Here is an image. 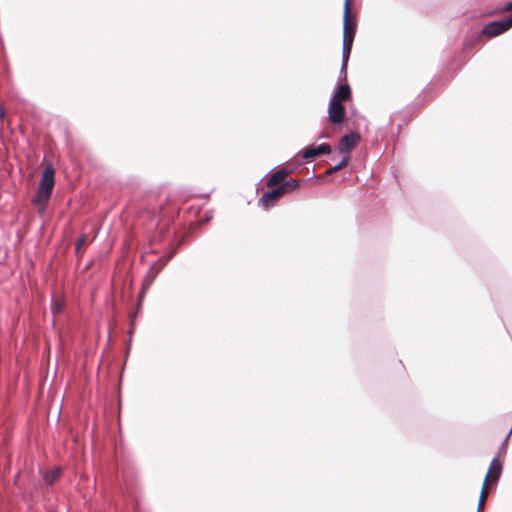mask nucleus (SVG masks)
I'll return each instance as SVG.
<instances>
[{
	"label": "nucleus",
	"mask_w": 512,
	"mask_h": 512,
	"mask_svg": "<svg viewBox=\"0 0 512 512\" xmlns=\"http://www.w3.org/2000/svg\"><path fill=\"white\" fill-rule=\"evenodd\" d=\"M356 19L352 13V0L344 1L343 17V69H346L356 34Z\"/></svg>",
	"instance_id": "obj_1"
},
{
	"label": "nucleus",
	"mask_w": 512,
	"mask_h": 512,
	"mask_svg": "<svg viewBox=\"0 0 512 512\" xmlns=\"http://www.w3.org/2000/svg\"><path fill=\"white\" fill-rule=\"evenodd\" d=\"M54 176V168L51 165L47 166L42 173L37 194L33 198L34 205L38 207L41 213H43V211L45 210L46 205L51 197L52 190L55 184Z\"/></svg>",
	"instance_id": "obj_2"
},
{
	"label": "nucleus",
	"mask_w": 512,
	"mask_h": 512,
	"mask_svg": "<svg viewBox=\"0 0 512 512\" xmlns=\"http://www.w3.org/2000/svg\"><path fill=\"white\" fill-rule=\"evenodd\" d=\"M292 173V169L287 167H283L274 172L266 181V186L268 188H273L274 186H279L280 189H283V194L291 193L297 190L300 187V182L296 179L286 178Z\"/></svg>",
	"instance_id": "obj_3"
},
{
	"label": "nucleus",
	"mask_w": 512,
	"mask_h": 512,
	"mask_svg": "<svg viewBox=\"0 0 512 512\" xmlns=\"http://www.w3.org/2000/svg\"><path fill=\"white\" fill-rule=\"evenodd\" d=\"M503 12H512V1L505 5ZM510 28H512V15L505 20L493 21L486 24L482 29V34L492 38L501 35Z\"/></svg>",
	"instance_id": "obj_4"
},
{
	"label": "nucleus",
	"mask_w": 512,
	"mask_h": 512,
	"mask_svg": "<svg viewBox=\"0 0 512 512\" xmlns=\"http://www.w3.org/2000/svg\"><path fill=\"white\" fill-rule=\"evenodd\" d=\"M283 196V189L274 186L270 191L263 193L259 201L264 208H269L274 206Z\"/></svg>",
	"instance_id": "obj_5"
},
{
	"label": "nucleus",
	"mask_w": 512,
	"mask_h": 512,
	"mask_svg": "<svg viewBox=\"0 0 512 512\" xmlns=\"http://www.w3.org/2000/svg\"><path fill=\"white\" fill-rule=\"evenodd\" d=\"M346 110L343 104L330 100L328 107V119L332 124H340L345 118Z\"/></svg>",
	"instance_id": "obj_6"
},
{
	"label": "nucleus",
	"mask_w": 512,
	"mask_h": 512,
	"mask_svg": "<svg viewBox=\"0 0 512 512\" xmlns=\"http://www.w3.org/2000/svg\"><path fill=\"white\" fill-rule=\"evenodd\" d=\"M501 474H502V463L500 462V460L498 458H494L490 463V466L488 468L484 482L493 486L498 482Z\"/></svg>",
	"instance_id": "obj_7"
},
{
	"label": "nucleus",
	"mask_w": 512,
	"mask_h": 512,
	"mask_svg": "<svg viewBox=\"0 0 512 512\" xmlns=\"http://www.w3.org/2000/svg\"><path fill=\"white\" fill-rule=\"evenodd\" d=\"M360 141V135L358 133H351L345 135L340 140L339 150L342 153L349 155L350 151L353 150Z\"/></svg>",
	"instance_id": "obj_8"
},
{
	"label": "nucleus",
	"mask_w": 512,
	"mask_h": 512,
	"mask_svg": "<svg viewBox=\"0 0 512 512\" xmlns=\"http://www.w3.org/2000/svg\"><path fill=\"white\" fill-rule=\"evenodd\" d=\"M331 147L327 143H322L318 147H307L303 150L302 156L304 159H311L320 155L329 154Z\"/></svg>",
	"instance_id": "obj_9"
},
{
	"label": "nucleus",
	"mask_w": 512,
	"mask_h": 512,
	"mask_svg": "<svg viewBox=\"0 0 512 512\" xmlns=\"http://www.w3.org/2000/svg\"><path fill=\"white\" fill-rule=\"evenodd\" d=\"M351 99V89L348 84H341L338 86L336 92L331 98V101L341 103Z\"/></svg>",
	"instance_id": "obj_10"
},
{
	"label": "nucleus",
	"mask_w": 512,
	"mask_h": 512,
	"mask_svg": "<svg viewBox=\"0 0 512 512\" xmlns=\"http://www.w3.org/2000/svg\"><path fill=\"white\" fill-rule=\"evenodd\" d=\"M60 475H61V469L60 468H55V469H53L51 471H47L44 474V481H45L46 484L51 485L56 480L59 479Z\"/></svg>",
	"instance_id": "obj_11"
},
{
	"label": "nucleus",
	"mask_w": 512,
	"mask_h": 512,
	"mask_svg": "<svg viewBox=\"0 0 512 512\" xmlns=\"http://www.w3.org/2000/svg\"><path fill=\"white\" fill-rule=\"evenodd\" d=\"M349 160H350V156L346 155L339 164H337L334 167H331L328 170H326L324 175H331V174H333V173H335V172L345 168L347 166Z\"/></svg>",
	"instance_id": "obj_12"
},
{
	"label": "nucleus",
	"mask_w": 512,
	"mask_h": 512,
	"mask_svg": "<svg viewBox=\"0 0 512 512\" xmlns=\"http://www.w3.org/2000/svg\"><path fill=\"white\" fill-rule=\"evenodd\" d=\"M492 485L486 483V482H483V485H482V488H481V491H480V495H479V499L482 500V501H487V498L489 496V490H490V487Z\"/></svg>",
	"instance_id": "obj_13"
},
{
	"label": "nucleus",
	"mask_w": 512,
	"mask_h": 512,
	"mask_svg": "<svg viewBox=\"0 0 512 512\" xmlns=\"http://www.w3.org/2000/svg\"><path fill=\"white\" fill-rule=\"evenodd\" d=\"M86 241H87V237H86V235L81 236V237L77 240V242H76V252H77V253H78V252H79V250H80V249L85 245Z\"/></svg>",
	"instance_id": "obj_14"
},
{
	"label": "nucleus",
	"mask_w": 512,
	"mask_h": 512,
	"mask_svg": "<svg viewBox=\"0 0 512 512\" xmlns=\"http://www.w3.org/2000/svg\"><path fill=\"white\" fill-rule=\"evenodd\" d=\"M486 501L478 500V512H482L485 507Z\"/></svg>",
	"instance_id": "obj_15"
},
{
	"label": "nucleus",
	"mask_w": 512,
	"mask_h": 512,
	"mask_svg": "<svg viewBox=\"0 0 512 512\" xmlns=\"http://www.w3.org/2000/svg\"><path fill=\"white\" fill-rule=\"evenodd\" d=\"M5 118V110L0 106V120H4Z\"/></svg>",
	"instance_id": "obj_16"
},
{
	"label": "nucleus",
	"mask_w": 512,
	"mask_h": 512,
	"mask_svg": "<svg viewBox=\"0 0 512 512\" xmlns=\"http://www.w3.org/2000/svg\"><path fill=\"white\" fill-rule=\"evenodd\" d=\"M61 310V305L60 304H56L55 307H54V311L55 312H59Z\"/></svg>",
	"instance_id": "obj_17"
}]
</instances>
